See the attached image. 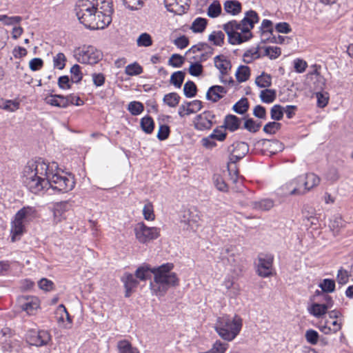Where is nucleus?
<instances>
[{
	"label": "nucleus",
	"mask_w": 353,
	"mask_h": 353,
	"mask_svg": "<svg viewBox=\"0 0 353 353\" xmlns=\"http://www.w3.org/2000/svg\"><path fill=\"white\" fill-rule=\"evenodd\" d=\"M154 268H152L149 265L143 264L139 266L135 271L134 276L137 279L145 281L150 279L153 274Z\"/></svg>",
	"instance_id": "obj_26"
},
{
	"label": "nucleus",
	"mask_w": 353,
	"mask_h": 353,
	"mask_svg": "<svg viewBox=\"0 0 353 353\" xmlns=\"http://www.w3.org/2000/svg\"><path fill=\"white\" fill-rule=\"evenodd\" d=\"M137 239L141 243L157 239L160 235V230L156 227H148L144 223H138L134 227Z\"/></svg>",
	"instance_id": "obj_10"
},
{
	"label": "nucleus",
	"mask_w": 353,
	"mask_h": 353,
	"mask_svg": "<svg viewBox=\"0 0 353 353\" xmlns=\"http://www.w3.org/2000/svg\"><path fill=\"white\" fill-rule=\"evenodd\" d=\"M305 336L306 341L311 345H316L319 338V333L312 329L307 330Z\"/></svg>",
	"instance_id": "obj_60"
},
{
	"label": "nucleus",
	"mask_w": 353,
	"mask_h": 353,
	"mask_svg": "<svg viewBox=\"0 0 353 353\" xmlns=\"http://www.w3.org/2000/svg\"><path fill=\"white\" fill-rule=\"evenodd\" d=\"M185 73L183 71H176L170 77V83L177 88H180L185 79Z\"/></svg>",
	"instance_id": "obj_38"
},
{
	"label": "nucleus",
	"mask_w": 353,
	"mask_h": 353,
	"mask_svg": "<svg viewBox=\"0 0 353 353\" xmlns=\"http://www.w3.org/2000/svg\"><path fill=\"white\" fill-rule=\"evenodd\" d=\"M68 206V204L67 202H61L55 205L54 209V217L57 223L65 219V213L67 211Z\"/></svg>",
	"instance_id": "obj_28"
},
{
	"label": "nucleus",
	"mask_w": 353,
	"mask_h": 353,
	"mask_svg": "<svg viewBox=\"0 0 353 353\" xmlns=\"http://www.w3.org/2000/svg\"><path fill=\"white\" fill-rule=\"evenodd\" d=\"M51 336L48 331L46 330H28L26 334V340L30 345L37 347L46 345L50 341Z\"/></svg>",
	"instance_id": "obj_12"
},
{
	"label": "nucleus",
	"mask_w": 353,
	"mask_h": 353,
	"mask_svg": "<svg viewBox=\"0 0 353 353\" xmlns=\"http://www.w3.org/2000/svg\"><path fill=\"white\" fill-rule=\"evenodd\" d=\"M213 180L214 185L217 190L223 192H227L228 191V186L221 175L214 174Z\"/></svg>",
	"instance_id": "obj_56"
},
{
	"label": "nucleus",
	"mask_w": 353,
	"mask_h": 353,
	"mask_svg": "<svg viewBox=\"0 0 353 353\" xmlns=\"http://www.w3.org/2000/svg\"><path fill=\"white\" fill-rule=\"evenodd\" d=\"M77 60L81 63L95 64L103 57L101 52L92 46H83L74 50Z\"/></svg>",
	"instance_id": "obj_8"
},
{
	"label": "nucleus",
	"mask_w": 353,
	"mask_h": 353,
	"mask_svg": "<svg viewBox=\"0 0 353 353\" xmlns=\"http://www.w3.org/2000/svg\"><path fill=\"white\" fill-rule=\"evenodd\" d=\"M143 214L144 219L148 221H153L155 218V215L154 213L153 205L151 202L148 201L143 208Z\"/></svg>",
	"instance_id": "obj_57"
},
{
	"label": "nucleus",
	"mask_w": 353,
	"mask_h": 353,
	"mask_svg": "<svg viewBox=\"0 0 353 353\" xmlns=\"http://www.w3.org/2000/svg\"><path fill=\"white\" fill-rule=\"evenodd\" d=\"M44 102L51 106L59 108H66L68 107V102L65 96L61 94H49L44 99Z\"/></svg>",
	"instance_id": "obj_21"
},
{
	"label": "nucleus",
	"mask_w": 353,
	"mask_h": 353,
	"mask_svg": "<svg viewBox=\"0 0 353 353\" xmlns=\"http://www.w3.org/2000/svg\"><path fill=\"white\" fill-rule=\"evenodd\" d=\"M128 110L134 116L140 114L144 110V106L139 101H132L128 104Z\"/></svg>",
	"instance_id": "obj_54"
},
{
	"label": "nucleus",
	"mask_w": 353,
	"mask_h": 353,
	"mask_svg": "<svg viewBox=\"0 0 353 353\" xmlns=\"http://www.w3.org/2000/svg\"><path fill=\"white\" fill-rule=\"evenodd\" d=\"M215 115L211 111H204L196 115L194 119L193 123L196 130L203 131L212 128L214 121Z\"/></svg>",
	"instance_id": "obj_13"
},
{
	"label": "nucleus",
	"mask_w": 353,
	"mask_h": 353,
	"mask_svg": "<svg viewBox=\"0 0 353 353\" xmlns=\"http://www.w3.org/2000/svg\"><path fill=\"white\" fill-rule=\"evenodd\" d=\"M225 11L233 16L239 14L242 10L241 3L237 0H228L224 3Z\"/></svg>",
	"instance_id": "obj_27"
},
{
	"label": "nucleus",
	"mask_w": 353,
	"mask_h": 353,
	"mask_svg": "<svg viewBox=\"0 0 353 353\" xmlns=\"http://www.w3.org/2000/svg\"><path fill=\"white\" fill-rule=\"evenodd\" d=\"M241 119L234 114H228L225 117L223 125L221 128H224L230 132H234L240 128Z\"/></svg>",
	"instance_id": "obj_24"
},
{
	"label": "nucleus",
	"mask_w": 353,
	"mask_h": 353,
	"mask_svg": "<svg viewBox=\"0 0 353 353\" xmlns=\"http://www.w3.org/2000/svg\"><path fill=\"white\" fill-rule=\"evenodd\" d=\"M223 29L228 35V43L231 45H239L253 37L248 26H239L236 20H231L223 25Z\"/></svg>",
	"instance_id": "obj_6"
},
{
	"label": "nucleus",
	"mask_w": 353,
	"mask_h": 353,
	"mask_svg": "<svg viewBox=\"0 0 353 353\" xmlns=\"http://www.w3.org/2000/svg\"><path fill=\"white\" fill-rule=\"evenodd\" d=\"M274 256L272 254L260 253L258 255L256 273L263 278L272 275Z\"/></svg>",
	"instance_id": "obj_11"
},
{
	"label": "nucleus",
	"mask_w": 353,
	"mask_h": 353,
	"mask_svg": "<svg viewBox=\"0 0 353 353\" xmlns=\"http://www.w3.org/2000/svg\"><path fill=\"white\" fill-rule=\"evenodd\" d=\"M327 310L328 308L324 305L314 303L311 305L309 312L314 316L320 318L327 312Z\"/></svg>",
	"instance_id": "obj_37"
},
{
	"label": "nucleus",
	"mask_w": 353,
	"mask_h": 353,
	"mask_svg": "<svg viewBox=\"0 0 353 353\" xmlns=\"http://www.w3.org/2000/svg\"><path fill=\"white\" fill-rule=\"evenodd\" d=\"M242 326L243 320L239 316L236 314L231 319L225 315L217 319L214 329L221 339L232 341L239 334Z\"/></svg>",
	"instance_id": "obj_3"
},
{
	"label": "nucleus",
	"mask_w": 353,
	"mask_h": 353,
	"mask_svg": "<svg viewBox=\"0 0 353 353\" xmlns=\"http://www.w3.org/2000/svg\"><path fill=\"white\" fill-rule=\"evenodd\" d=\"M207 24L208 20L206 19L197 17L192 22L190 29L193 32L201 33L205 30Z\"/></svg>",
	"instance_id": "obj_33"
},
{
	"label": "nucleus",
	"mask_w": 353,
	"mask_h": 353,
	"mask_svg": "<svg viewBox=\"0 0 353 353\" xmlns=\"http://www.w3.org/2000/svg\"><path fill=\"white\" fill-rule=\"evenodd\" d=\"M185 58L179 54H173L168 60V65L174 68H180L184 63Z\"/></svg>",
	"instance_id": "obj_59"
},
{
	"label": "nucleus",
	"mask_w": 353,
	"mask_h": 353,
	"mask_svg": "<svg viewBox=\"0 0 353 353\" xmlns=\"http://www.w3.org/2000/svg\"><path fill=\"white\" fill-rule=\"evenodd\" d=\"M259 46H257L256 48L247 50L243 54V57L248 59H244V61L247 63H250L252 62L254 59L260 58L261 55L259 53Z\"/></svg>",
	"instance_id": "obj_45"
},
{
	"label": "nucleus",
	"mask_w": 353,
	"mask_h": 353,
	"mask_svg": "<svg viewBox=\"0 0 353 353\" xmlns=\"http://www.w3.org/2000/svg\"><path fill=\"white\" fill-rule=\"evenodd\" d=\"M201 213L195 207H191L183 212L181 222L187 225V230H194L199 226Z\"/></svg>",
	"instance_id": "obj_14"
},
{
	"label": "nucleus",
	"mask_w": 353,
	"mask_h": 353,
	"mask_svg": "<svg viewBox=\"0 0 353 353\" xmlns=\"http://www.w3.org/2000/svg\"><path fill=\"white\" fill-rule=\"evenodd\" d=\"M50 168L48 177V188L60 192H68L74 188L75 181L72 174H69L68 176L60 174L57 170L58 165L55 162L50 164Z\"/></svg>",
	"instance_id": "obj_5"
},
{
	"label": "nucleus",
	"mask_w": 353,
	"mask_h": 353,
	"mask_svg": "<svg viewBox=\"0 0 353 353\" xmlns=\"http://www.w3.org/2000/svg\"><path fill=\"white\" fill-rule=\"evenodd\" d=\"M232 246L225 248L221 252V259L222 261L226 260L228 263L231 266V270L234 272L241 271V268L237 264L236 256L233 252Z\"/></svg>",
	"instance_id": "obj_18"
},
{
	"label": "nucleus",
	"mask_w": 353,
	"mask_h": 353,
	"mask_svg": "<svg viewBox=\"0 0 353 353\" xmlns=\"http://www.w3.org/2000/svg\"><path fill=\"white\" fill-rule=\"evenodd\" d=\"M119 353H140L137 347H132L127 340H121L117 343Z\"/></svg>",
	"instance_id": "obj_30"
},
{
	"label": "nucleus",
	"mask_w": 353,
	"mask_h": 353,
	"mask_svg": "<svg viewBox=\"0 0 353 353\" xmlns=\"http://www.w3.org/2000/svg\"><path fill=\"white\" fill-rule=\"evenodd\" d=\"M19 102L14 100H2L0 102V108L8 112H15L19 108Z\"/></svg>",
	"instance_id": "obj_42"
},
{
	"label": "nucleus",
	"mask_w": 353,
	"mask_h": 353,
	"mask_svg": "<svg viewBox=\"0 0 353 353\" xmlns=\"http://www.w3.org/2000/svg\"><path fill=\"white\" fill-rule=\"evenodd\" d=\"M174 264L172 263H163L154 268V281L150 283V288L157 296H164L170 288H175L179 285V279L175 272L172 270Z\"/></svg>",
	"instance_id": "obj_2"
},
{
	"label": "nucleus",
	"mask_w": 353,
	"mask_h": 353,
	"mask_svg": "<svg viewBox=\"0 0 353 353\" xmlns=\"http://www.w3.org/2000/svg\"><path fill=\"white\" fill-rule=\"evenodd\" d=\"M142 130L146 134H152L154 129V121L150 116H145L140 122Z\"/></svg>",
	"instance_id": "obj_31"
},
{
	"label": "nucleus",
	"mask_w": 353,
	"mask_h": 353,
	"mask_svg": "<svg viewBox=\"0 0 353 353\" xmlns=\"http://www.w3.org/2000/svg\"><path fill=\"white\" fill-rule=\"evenodd\" d=\"M185 103L188 106L186 109L187 114L195 113L196 112L199 111L203 107V103L199 100H194L190 102L185 101Z\"/></svg>",
	"instance_id": "obj_52"
},
{
	"label": "nucleus",
	"mask_w": 353,
	"mask_h": 353,
	"mask_svg": "<svg viewBox=\"0 0 353 353\" xmlns=\"http://www.w3.org/2000/svg\"><path fill=\"white\" fill-rule=\"evenodd\" d=\"M221 12V6L218 1H214L208 7V15L211 18L217 17Z\"/></svg>",
	"instance_id": "obj_49"
},
{
	"label": "nucleus",
	"mask_w": 353,
	"mask_h": 353,
	"mask_svg": "<svg viewBox=\"0 0 353 353\" xmlns=\"http://www.w3.org/2000/svg\"><path fill=\"white\" fill-rule=\"evenodd\" d=\"M180 99V96L176 92H170L164 96L163 101L169 107L175 108L179 105Z\"/></svg>",
	"instance_id": "obj_36"
},
{
	"label": "nucleus",
	"mask_w": 353,
	"mask_h": 353,
	"mask_svg": "<svg viewBox=\"0 0 353 353\" xmlns=\"http://www.w3.org/2000/svg\"><path fill=\"white\" fill-rule=\"evenodd\" d=\"M227 151L229 153L228 169L230 179L233 183H236L239 177V171L235 168L232 173V170L230 168V164H235L242 159L248 153L249 145L244 141H236L229 145Z\"/></svg>",
	"instance_id": "obj_7"
},
{
	"label": "nucleus",
	"mask_w": 353,
	"mask_h": 353,
	"mask_svg": "<svg viewBox=\"0 0 353 353\" xmlns=\"http://www.w3.org/2000/svg\"><path fill=\"white\" fill-rule=\"evenodd\" d=\"M228 347V344L216 341L213 345L211 350L208 353H225Z\"/></svg>",
	"instance_id": "obj_62"
},
{
	"label": "nucleus",
	"mask_w": 353,
	"mask_h": 353,
	"mask_svg": "<svg viewBox=\"0 0 353 353\" xmlns=\"http://www.w3.org/2000/svg\"><path fill=\"white\" fill-rule=\"evenodd\" d=\"M249 102L247 98L243 97L232 107V110L239 114H243L249 109Z\"/></svg>",
	"instance_id": "obj_35"
},
{
	"label": "nucleus",
	"mask_w": 353,
	"mask_h": 353,
	"mask_svg": "<svg viewBox=\"0 0 353 353\" xmlns=\"http://www.w3.org/2000/svg\"><path fill=\"white\" fill-rule=\"evenodd\" d=\"M257 144L261 146L263 152H269L271 155L282 152L284 149L283 143L277 139H263L259 140Z\"/></svg>",
	"instance_id": "obj_15"
},
{
	"label": "nucleus",
	"mask_w": 353,
	"mask_h": 353,
	"mask_svg": "<svg viewBox=\"0 0 353 353\" xmlns=\"http://www.w3.org/2000/svg\"><path fill=\"white\" fill-rule=\"evenodd\" d=\"M170 133V130L168 125H160L157 137L159 140L164 141L169 137Z\"/></svg>",
	"instance_id": "obj_64"
},
{
	"label": "nucleus",
	"mask_w": 353,
	"mask_h": 353,
	"mask_svg": "<svg viewBox=\"0 0 353 353\" xmlns=\"http://www.w3.org/2000/svg\"><path fill=\"white\" fill-rule=\"evenodd\" d=\"M76 15L81 23L88 28L89 24L92 23L94 15L96 14L97 9H85L81 10L80 8L75 7Z\"/></svg>",
	"instance_id": "obj_20"
},
{
	"label": "nucleus",
	"mask_w": 353,
	"mask_h": 353,
	"mask_svg": "<svg viewBox=\"0 0 353 353\" xmlns=\"http://www.w3.org/2000/svg\"><path fill=\"white\" fill-rule=\"evenodd\" d=\"M259 32L261 37H264L266 34H272L274 29L272 21L269 19H263L259 28Z\"/></svg>",
	"instance_id": "obj_43"
},
{
	"label": "nucleus",
	"mask_w": 353,
	"mask_h": 353,
	"mask_svg": "<svg viewBox=\"0 0 353 353\" xmlns=\"http://www.w3.org/2000/svg\"><path fill=\"white\" fill-rule=\"evenodd\" d=\"M71 81L72 83H78L83 78V74L81 71V67L78 64H74L70 69Z\"/></svg>",
	"instance_id": "obj_55"
},
{
	"label": "nucleus",
	"mask_w": 353,
	"mask_h": 353,
	"mask_svg": "<svg viewBox=\"0 0 353 353\" xmlns=\"http://www.w3.org/2000/svg\"><path fill=\"white\" fill-rule=\"evenodd\" d=\"M319 286L323 292L332 293L334 292L336 285L334 280L330 279H325L322 281Z\"/></svg>",
	"instance_id": "obj_44"
},
{
	"label": "nucleus",
	"mask_w": 353,
	"mask_h": 353,
	"mask_svg": "<svg viewBox=\"0 0 353 353\" xmlns=\"http://www.w3.org/2000/svg\"><path fill=\"white\" fill-rule=\"evenodd\" d=\"M256 85L261 88H269L272 85V76L264 72L255 79Z\"/></svg>",
	"instance_id": "obj_32"
},
{
	"label": "nucleus",
	"mask_w": 353,
	"mask_h": 353,
	"mask_svg": "<svg viewBox=\"0 0 353 353\" xmlns=\"http://www.w3.org/2000/svg\"><path fill=\"white\" fill-rule=\"evenodd\" d=\"M22 18L19 16L8 17L6 14L0 15V21H2L5 25H13L21 22Z\"/></svg>",
	"instance_id": "obj_61"
},
{
	"label": "nucleus",
	"mask_w": 353,
	"mask_h": 353,
	"mask_svg": "<svg viewBox=\"0 0 353 353\" xmlns=\"http://www.w3.org/2000/svg\"><path fill=\"white\" fill-rule=\"evenodd\" d=\"M259 21V16L258 13L253 10H250L245 13L243 19L238 23L239 26H248L249 29H253L254 24L257 23Z\"/></svg>",
	"instance_id": "obj_23"
},
{
	"label": "nucleus",
	"mask_w": 353,
	"mask_h": 353,
	"mask_svg": "<svg viewBox=\"0 0 353 353\" xmlns=\"http://www.w3.org/2000/svg\"><path fill=\"white\" fill-rule=\"evenodd\" d=\"M252 206L254 209L260 210L263 211L270 210L274 206V201L270 199H263L259 201H254L252 203Z\"/></svg>",
	"instance_id": "obj_29"
},
{
	"label": "nucleus",
	"mask_w": 353,
	"mask_h": 353,
	"mask_svg": "<svg viewBox=\"0 0 353 353\" xmlns=\"http://www.w3.org/2000/svg\"><path fill=\"white\" fill-rule=\"evenodd\" d=\"M298 181L301 186L294 187L291 190L290 195H301L310 191L320 183V178L314 173H307L305 175L298 176Z\"/></svg>",
	"instance_id": "obj_9"
},
{
	"label": "nucleus",
	"mask_w": 353,
	"mask_h": 353,
	"mask_svg": "<svg viewBox=\"0 0 353 353\" xmlns=\"http://www.w3.org/2000/svg\"><path fill=\"white\" fill-rule=\"evenodd\" d=\"M18 301L21 310L29 315L34 314L39 307V300L36 296H22Z\"/></svg>",
	"instance_id": "obj_16"
},
{
	"label": "nucleus",
	"mask_w": 353,
	"mask_h": 353,
	"mask_svg": "<svg viewBox=\"0 0 353 353\" xmlns=\"http://www.w3.org/2000/svg\"><path fill=\"white\" fill-rule=\"evenodd\" d=\"M236 80L239 83L246 81L250 76V69L247 65H240L235 74Z\"/></svg>",
	"instance_id": "obj_34"
},
{
	"label": "nucleus",
	"mask_w": 353,
	"mask_h": 353,
	"mask_svg": "<svg viewBox=\"0 0 353 353\" xmlns=\"http://www.w3.org/2000/svg\"><path fill=\"white\" fill-rule=\"evenodd\" d=\"M125 72L129 76H136L143 72V68L137 62L129 64L125 67Z\"/></svg>",
	"instance_id": "obj_48"
},
{
	"label": "nucleus",
	"mask_w": 353,
	"mask_h": 353,
	"mask_svg": "<svg viewBox=\"0 0 353 353\" xmlns=\"http://www.w3.org/2000/svg\"><path fill=\"white\" fill-rule=\"evenodd\" d=\"M99 0H78L75 7L80 8L83 10L85 9H97Z\"/></svg>",
	"instance_id": "obj_41"
},
{
	"label": "nucleus",
	"mask_w": 353,
	"mask_h": 353,
	"mask_svg": "<svg viewBox=\"0 0 353 353\" xmlns=\"http://www.w3.org/2000/svg\"><path fill=\"white\" fill-rule=\"evenodd\" d=\"M203 67L199 62L192 63L189 68V73L194 77H199L202 74Z\"/></svg>",
	"instance_id": "obj_63"
},
{
	"label": "nucleus",
	"mask_w": 353,
	"mask_h": 353,
	"mask_svg": "<svg viewBox=\"0 0 353 353\" xmlns=\"http://www.w3.org/2000/svg\"><path fill=\"white\" fill-rule=\"evenodd\" d=\"M276 97V90L272 89H265L260 94L261 100L266 103H272L275 100Z\"/></svg>",
	"instance_id": "obj_40"
},
{
	"label": "nucleus",
	"mask_w": 353,
	"mask_h": 353,
	"mask_svg": "<svg viewBox=\"0 0 353 353\" xmlns=\"http://www.w3.org/2000/svg\"><path fill=\"white\" fill-rule=\"evenodd\" d=\"M281 128V123L275 121L267 123L263 127V132L269 134H274Z\"/></svg>",
	"instance_id": "obj_51"
},
{
	"label": "nucleus",
	"mask_w": 353,
	"mask_h": 353,
	"mask_svg": "<svg viewBox=\"0 0 353 353\" xmlns=\"http://www.w3.org/2000/svg\"><path fill=\"white\" fill-rule=\"evenodd\" d=\"M152 43V37L147 32L141 34L137 39V44L139 47H149Z\"/></svg>",
	"instance_id": "obj_47"
},
{
	"label": "nucleus",
	"mask_w": 353,
	"mask_h": 353,
	"mask_svg": "<svg viewBox=\"0 0 353 353\" xmlns=\"http://www.w3.org/2000/svg\"><path fill=\"white\" fill-rule=\"evenodd\" d=\"M261 126V122L256 123L253 119L250 118L245 121L243 128L250 132L256 133L259 130Z\"/></svg>",
	"instance_id": "obj_50"
},
{
	"label": "nucleus",
	"mask_w": 353,
	"mask_h": 353,
	"mask_svg": "<svg viewBox=\"0 0 353 353\" xmlns=\"http://www.w3.org/2000/svg\"><path fill=\"white\" fill-rule=\"evenodd\" d=\"M197 88L196 84L192 81H188L183 87V93L188 98H192L196 96Z\"/></svg>",
	"instance_id": "obj_46"
},
{
	"label": "nucleus",
	"mask_w": 353,
	"mask_h": 353,
	"mask_svg": "<svg viewBox=\"0 0 353 353\" xmlns=\"http://www.w3.org/2000/svg\"><path fill=\"white\" fill-rule=\"evenodd\" d=\"M271 119L274 121H280L283 117V108L280 105H274L270 110Z\"/></svg>",
	"instance_id": "obj_58"
},
{
	"label": "nucleus",
	"mask_w": 353,
	"mask_h": 353,
	"mask_svg": "<svg viewBox=\"0 0 353 353\" xmlns=\"http://www.w3.org/2000/svg\"><path fill=\"white\" fill-rule=\"evenodd\" d=\"M228 92V90L221 85H212L209 88L206 92V99L213 103L217 102L222 99Z\"/></svg>",
	"instance_id": "obj_22"
},
{
	"label": "nucleus",
	"mask_w": 353,
	"mask_h": 353,
	"mask_svg": "<svg viewBox=\"0 0 353 353\" xmlns=\"http://www.w3.org/2000/svg\"><path fill=\"white\" fill-rule=\"evenodd\" d=\"M208 40L214 46H222L224 44L225 34L221 30L214 31L209 35Z\"/></svg>",
	"instance_id": "obj_39"
},
{
	"label": "nucleus",
	"mask_w": 353,
	"mask_h": 353,
	"mask_svg": "<svg viewBox=\"0 0 353 353\" xmlns=\"http://www.w3.org/2000/svg\"><path fill=\"white\" fill-rule=\"evenodd\" d=\"M125 288V297L128 298L131 296L132 292L139 284L137 279L131 273H125L121 278Z\"/></svg>",
	"instance_id": "obj_19"
},
{
	"label": "nucleus",
	"mask_w": 353,
	"mask_h": 353,
	"mask_svg": "<svg viewBox=\"0 0 353 353\" xmlns=\"http://www.w3.org/2000/svg\"><path fill=\"white\" fill-rule=\"evenodd\" d=\"M112 21L110 14H104L101 11H97L94 15L92 23L89 24L87 28L90 30L103 29Z\"/></svg>",
	"instance_id": "obj_17"
},
{
	"label": "nucleus",
	"mask_w": 353,
	"mask_h": 353,
	"mask_svg": "<svg viewBox=\"0 0 353 353\" xmlns=\"http://www.w3.org/2000/svg\"><path fill=\"white\" fill-rule=\"evenodd\" d=\"M50 164L43 159L29 161L23 171V183L34 194L48 188V177Z\"/></svg>",
	"instance_id": "obj_1"
},
{
	"label": "nucleus",
	"mask_w": 353,
	"mask_h": 353,
	"mask_svg": "<svg viewBox=\"0 0 353 353\" xmlns=\"http://www.w3.org/2000/svg\"><path fill=\"white\" fill-rule=\"evenodd\" d=\"M214 66L219 70L221 74L225 75L232 68L230 60L225 58L223 55H217L214 58Z\"/></svg>",
	"instance_id": "obj_25"
},
{
	"label": "nucleus",
	"mask_w": 353,
	"mask_h": 353,
	"mask_svg": "<svg viewBox=\"0 0 353 353\" xmlns=\"http://www.w3.org/2000/svg\"><path fill=\"white\" fill-rule=\"evenodd\" d=\"M36 216V210L33 207L24 206L14 215L11 222L10 235L12 242L21 239L25 232L24 223L31 221Z\"/></svg>",
	"instance_id": "obj_4"
},
{
	"label": "nucleus",
	"mask_w": 353,
	"mask_h": 353,
	"mask_svg": "<svg viewBox=\"0 0 353 353\" xmlns=\"http://www.w3.org/2000/svg\"><path fill=\"white\" fill-rule=\"evenodd\" d=\"M350 277V272L341 268L337 272L336 281L338 284L343 285L348 283Z\"/></svg>",
	"instance_id": "obj_53"
}]
</instances>
